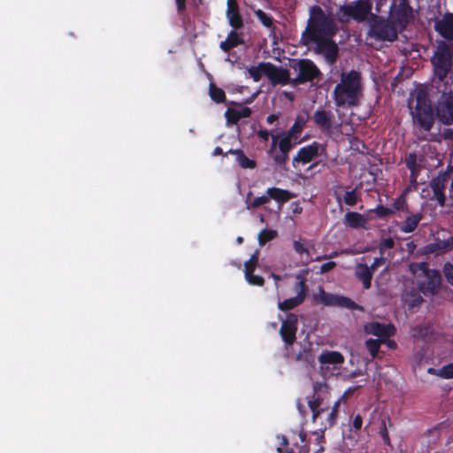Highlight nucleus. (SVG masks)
I'll return each mask as SVG.
<instances>
[{"label":"nucleus","instance_id":"1","mask_svg":"<svg viewBox=\"0 0 453 453\" xmlns=\"http://www.w3.org/2000/svg\"><path fill=\"white\" fill-rule=\"evenodd\" d=\"M436 89L441 95L438 98L435 111L438 119L443 125L453 124V61L448 48L438 50L432 59Z\"/></svg>","mask_w":453,"mask_h":453},{"label":"nucleus","instance_id":"2","mask_svg":"<svg viewBox=\"0 0 453 453\" xmlns=\"http://www.w3.org/2000/svg\"><path fill=\"white\" fill-rule=\"evenodd\" d=\"M363 95L362 75L357 70L342 72L340 82L333 90V99L338 108L349 109L359 104Z\"/></svg>","mask_w":453,"mask_h":453},{"label":"nucleus","instance_id":"3","mask_svg":"<svg viewBox=\"0 0 453 453\" xmlns=\"http://www.w3.org/2000/svg\"><path fill=\"white\" fill-rule=\"evenodd\" d=\"M337 26L334 20L327 16L319 5L310 8V17L307 27L302 33L301 42L308 46L311 42L329 36H334Z\"/></svg>","mask_w":453,"mask_h":453},{"label":"nucleus","instance_id":"4","mask_svg":"<svg viewBox=\"0 0 453 453\" xmlns=\"http://www.w3.org/2000/svg\"><path fill=\"white\" fill-rule=\"evenodd\" d=\"M413 97L415 106H412L411 102L408 104L412 122L420 129L429 132L434 123V112L428 91L424 87L418 88L413 93Z\"/></svg>","mask_w":453,"mask_h":453},{"label":"nucleus","instance_id":"5","mask_svg":"<svg viewBox=\"0 0 453 453\" xmlns=\"http://www.w3.org/2000/svg\"><path fill=\"white\" fill-rule=\"evenodd\" d=\"M288 66L296 74L292 80V87H297L309 82L312 83L322 76L319 68L309 58H290L288 60Z\"/></svg>","mask_w":453,"mask_h":453},{"label":"nucleus","instance_id":"6","mask_svg":"<svg viewBox=\"0 0 453 453\" xmlns=\"http://www.w3.org/2000/svg\"><path fill=\"white\" fill-rule=\"evenodd\" d=\"M410 270L416 274L420 272L423 279L418 281V290L426 296H434L438 293L441 284V275L440 271L430 269L426 262L413 263L410 265Z\"/></svg>","mask_w":453,"mask_h":453},{"label":"nucleus","instance_id":"7","mask_svg":"<svg viewBox=\"0 0 453 453\" xmlns=\"http://www.w3.org/2000/svg\"><path fill=\"white\" fill-rule=\"evenodd\" d=\"M368 36L377 41L394 42L398 37V31L394 21L372 14L369 22Z\"/></svg>","mask_w":453,"mask_h":453},{"label":"nucleus","instance_id":"8","mask_svg":"<svg viewBox=\"0 0 453 453\" xmlns=\"http://www.w3.org/2000/svg\"><path fill=\"white\" fill-rule=\"evenodd\" d=\"M312 395L308 396V406L312 412V422L316 423L320 415L326 411L320 406L330 396V388L324 381H316L312 384Z\"/></svg>","mask_w":453,"mask_h":453},{"label":"nucleus","instance_id":"9","mask_svg":"<svg viewBox=\"0 0 453 453\" xmlns=\"http://www.w3.org/2000/svg\"><path fill=\"white\" fill-rule=\"evenodd\" d=\"M371 10L372 5L368 1L358 0L342 6L339 11V19L348 21L349 19H353L357 22H362L371 13Z\"/></svg>","mask_w":453,"mask_h":453},{"label":"nucleus","instance_id":"10","mask_svg":"<svg viewBox=\"0 0 453 453\" xmlns=\"http://www.w3.org/2000/svg\"><path fill=\"white\" fill-rule=\"evenodd\" d=\"M311 119L316 127L326 136L331 137L341 130V124L335 122L334 114L330 110L318 109Z\"/></svg>","mask_w":453,"mask_h":453},{"label":"nucleus","instance_id":"11","mask_svg":"<svg viewBox=\"0 0 453 453\" xmlns=\"http://www.w3.org/2000/svg\"><path fill=\"white\" fill-rule=\"evenodd\" d=\"M326 147L318 142L302 147L293 157L292 165L296 167L298 164L306 165L311 162L319 155H326Z\"/></svg>","mask_w":453,"mask_h":453},{"label":"nucleus","instance_id":"12","mask_svg":"<svg viewBox=\"0 0 453 453\" xmlns=\"http://www.w3.org/2000/svg\"><path fill=\"white\" fill-rule=\"evenodd\" d=\"M450 173H453V166L448 165L444 172L439 173V174L434 177L429 182V187L433 191V199L436 200L440 206L445 205L446 196L444 190Z\"/></svg>","mask_w":453,"mask_h":453},{"label":"nucleus","instance_id":"13","mask_svg":"<svg viewBox=\"0 0 453 453\" xmlns=\"http://www.w3.org/2000/svg\"><path fill=\"white\" fill-rule=\"evenodd\" d=\"M315 52L323 55L326 63L334 65L339 57V47L334 40V36L326 37L313 42Z\"/></svg>","mask_w":453,"mask_h":453},{"label":"nucleus","instance_id":"14","mask_svg":"<svg viewBox=\"0 0 453 453\" xmlns=\"http://www.w3.org/2000/svg\"><path fill=\"white\" fill-rule=\"evenodd\" d=\"M297 329V316L294 313H288L286 319L282 320L280 328V334L287 347L292 346L296 342Z\"/></svg>","mask_w":453,"mask_h":453},{"label":"nucleus","instance_id":"15","mask_svg":"<svg viewBox=\"0 0 453 453\" xmlns=\"http://www.w3.org/2000/svg\"><path fill=\"white\" fill-rule=\"evenodd\" d=\"M265 69V76L270 80L273 85L292 86L293 78L290 77L289 70L281 66H276L270 62H267Z\"/></svg>","mask_w":453,"mask_h":453},{"label":"nucleus","instance_id":"16","mask_svg":"<svg viewBox=\"0 0 453 453\" xmlns=\"http://www.w3.org/2000/svg\"><path fill=\"white\" fill-rule=\"evenodd\" d=\"M307 290L306 280L302 279L295 284V291L297 295L282 302H279L278 308L282 311H287L297 307L304 301Z\"/></svg>","mask_w":453,"mask_h":453},{"label":"nucleus","instance_id":"17","mask_svg":"<svg viewBox=\"0 0 453 453\" xmlns=\"http://www.w3.org/2000/svg\"><path fill=\"white\" fill-rule=\"evenodd\" d=\"M395 24H396L400 30H403L413 19L412 8L408 4L407 0H401L398 8L395 12Z\"/></svg>","mask_w":453,"mask_h":453},{"label":"nucleus","instance_id":"18","mask_svg":"<svg viewBox=\"0 0 453 453\" xmlns=\"http://www.w3.org/2000/svg\"><path fill=\"white\" fill-rule=\"evenodd\" d=\"M226 16L232 28L241 29L242 27H243L244 23L242 17L240 13V7L237 0L226 1Z\"/></svg>","mask_w":453,"mask_h":453},{"label":"nucleus","instance_id":"19","mask_svg":"<svg viewBox=\"0 0 453 453\" xmlns=\"http://www.w3.org/2000/svg\"><path fill=\"white\" fill-rule=\"evenodd\" d=\"M368 334L379 337V340L388 339L395 334V327L393 324H383L380 322H372L365 326Z\"/></svg>","mask_w":453,"mask_h":453},{"label":"nucleus","instance_id":"20","mask_svg":"<svg viewBox=\"0 0 453 453\" xmlns=\"http://www.w3.org/2000/svg\"><path fill=\"white\" fill-rule=\"evenodd\" d=\"M434 28L443 38L453 41V13H446Z\"/></svg>","mask_w":453,"mask_h":453},{"label":"nucleus","instance_id":"21","mask_svg":"<svg viewBox=\"0 0 453 453\" xmlns=\"http://www.w3.org/2000/svg\"><path fill=\"white\" fill-rule=\"evenodd\" d=\"M238 29L233 28L227 35L225 41L219 44V48L225 52L229 53L234 48L242 45L244 42L241 35L237 32Z\"/></svg>","mask_w":453,"mask_h":453},{"label":"nucleus","instance_id":"22","mask_svg":"<svg viewBox=\"0 0 453 453\" xmlns=\"http://www.w3.org/2000/svg\"><path fill=\"white\" fill-rule=\"evenodd\" d=\"M372 272L365 264H358L356 267L355 275L362 281L363 288L369 289L372 286Z\"/></svg>","mask_w":453,"mask_h":453},{"label":"nucleus","instance_id":"23","mask_svg":"<svg viewBox=\"0 0 453 453\" xmlns=\"http://www.w3.org/2000/svg\"><path fill=\"white\" fill-rule=\"evenodd\" d=\"M422 219V213L411 214L406 217L405 220L399 226L400 231L406 234L414 232Z\"/></svg>","mask_w":453,"mask_h":453},{"label":"nucleus","instance_id":"24","mask_svg":"<svg viewBox=\"0 0 453 453\" xmlns=\"http://www.w3.org/2000/svg\"><path fill=\"white\" fill-rule=\"evenodd\" d=\"M305 124L306 120L303 117L297 116L291 127L288 130L280 133V134L298 142V137L305 127Z\"/></svg>","mask_w":453,"mask_h":453},{"label":"nucleus","instance_id":"25","mask_svg":"<svg viewBox=\"0 0 453 453\" xmlns=\"http://www.w3.org/2000/svg\"><path fill=\"white\" fill-rule=\"evenodd\" d=\"M266 195L269 200L273 199L280 203H284L293 197V195L288 190L276 187L267 188Z\"/></svg>","mask_w":453,"mask_h":453},{"label":"nucleus","instance_id":"26","mask_svg":"<svg viewBox=\"0 0 453 453\" xmlns=\"http://www.w3.org/2000/svg\"><path fill=\"white\" fill-rule=\"evenodd\" d=\"M319 361L321 365H340L342 364L344 358L338 351H323L319 357Z\"/></svg>","mask_w":453,"mask_h":453},{"label":"nucleus","instance_id":"27","mask_svg":"<svg viewBox=\"0 0 453 453\" xmlns=\"http://www.w3.org/2000/svg\"><path fill=\"white\" fill-rule=\"evenodd\" d=\"M345 224L352 228L365 227L366 219L356 211H349L344 216Z\"/></svg>","mask_w":453,"mask_h":453},{"label":"nucleus","instance_id":"28","mask_svg":"<svg viewBox=\"0 0 453 453\" xmlns=\"http://www.w3.org/2000/svg\"><path fill=\"white\" fill-rule=\"evenodd\" d=\"M228 153L236 157V161L242 168L254 169L257 166L256 161L250 159L242 150H230Z\"/></svg>","mask_w":453,"mask_h":453},{"label":"nucleus","instance_id":"29","mask_svg":"<svg viewBox=\"0 0 453 453\" xmlns=\"http://www.w3.org/2000/svg\"><path fill=\"white\" fill-rule=\"evenodd\" d=\"M453 247V241L448 240H435L434 242L428 244L426 246V250L430 253L437 252V251H447L451 250Z\"/></svg>","mask_w":453,"mask_h":453},{"label":"nucleus","instance_id":"30","mask_svg":"<svg viewBox=\"0 0 453 453\" xmlns=\"http://www.w3.org/2000/svg\"><path fill=\"white\" fill-rule=\"evenodd\" d=\"M337 296V295L326 293L323 288H320L319 293L315 296V299L326 306H336Z\"/></svg>","mask_w":453,"mask_h":453},{"label":"nucleus","instance_id":"31","mask_svg":"<svg viewBox=\"0 0 453 453\" xmlns=\"http://www.w3.org/2000/svg\"><path fill=\"white\" fill-rule=\"evenodd\" d=\"M209 94L212 101L217 104H221L226 101L225 91L217 87L214 83H211L209 86Z\"/></svg>","mask_w":453,"mask_h":453},{"label":"nucleus","instance_id":"32","mask_svg":"<svg viewBox=\"0 0 453 453\" xmlns=\"http://www.w3.org/2000/svg\"><path fill=\"white\" fill-rule=\"evenodd\" d=\"M336 306L343 307L349 310L363 311V307L356 303L353 300L347 296H338L336 299Z\"/></svg>","mask_w":453,"mask_h":453},{"label":"nucleus","instance_id":"33","mask_svg":"<svg viewBox=\"0 0 453 453\" xmlns=\"http://www.w3.org/2000/svg\"><path fill=\"white\" fill-rule=\"evenodd\" d=\"M267 65V62L266 63H260L257 66H250V68H248V73L250 74V76L253 79L254 81L257 82L261 80L262 78V75L265 74V66Z\"/></svg>","mask_w":453,"mask_h":453},{"label":"nucleus","instance_id":"34","mask_svg":"<svg viewBox=\"0 0 453 453\" xmlns=\"http://www.w3.org/2000/svg\"><path fill=\"white\" fill-rule=\"evenodd\" d=\"M300 142H296L295 140H292L288 137H286L282 134H280V140H279V150L280 152H287L289 153L290 150L293 149V147L299 143Z\"/></svg>","mask_w":453,"mask_h":453},{"label":"nucleus","instance_id":"35","mask_svg":"<svg viewBox=\"0 0 453 453\" xmlns=\"http://www.w3.org/2000/svg\"><path fill=\"white\" fill-rule=\"evenodd\" d=\"M255 16L265 27L272 28L273 27V17L263 10L258 9L255 11Z\"/></svg>","mask_w":453,"mask_h":453},{"label":"nucleus","instance_id":"36","mask_svg":"<svg viewBox=\"0 0 453 453\" xmlns=\"http://www.w3.org/2000/svg\"><path fill=\"white\" fill-rule=\"evenodd\" d=\"M277 236V232L273 229H263L258 234V242L261 246L273 240Z\"/></svg>","mask_w":453,"mask_h":453},{"label":"nucleus","instance_id":"37","mask_svg":"<svg viewBox=\"0 0 453 453\" xmlns=\"http://www.w3.org/2000/svg\"><path fill=\"white\" fill-rule=\"evenodd\" d=\"M381 342H382V339L381 340L368 339L365 342L366 349H368V351L371 354L372 358H375L378 356Z\"/></svg>","mask_w":453,"mask_h":453},{"label":"nucleus","instance_id":"38","mask_svg":"<svg viewBox=\"0 0 453 453\" xmlns=\"http://www.w3.org/2000/svg\"><path fill=\"white\" fill-rule=\"evenodd\" d=\"M406 301L411 308H417L424 302V299L418 292L412 290L407 295Z\"/></svg>","mask_w":453,"mask_h":453},{"label":"nucleus","instance_id":"39","mask_svg":"<svg viewBox=\"0 0 453 453\" xmlns=\"http://www.w3.org/2000/svg\"><path fill=\"white\" fill-rule=\"evenodd\" d=\"M412 336L416 339L424 340L430 333L428 326L419 325L411 328Z\"/></svg>","mask_w":453,"mask_h":453},{"label":"nucleus","instance_id":"40","mask_svg":"<svg viewBox=\"0 0 453 453\" xmlns=\"http://www.w3.org/2000/svg\"><path fill=\"white\" fill-rule=\"evenodd\" d=\"M296 360L304 361L307 365H312L314 363V357L311 348H305L302 352H299L296 356Z\"/></svg>","mask_w":453,"mask_h":453},{"label":"nucleus","instance_id":"41","mask_svg":"<svg viewBox=\"0 0 453 453\" xmlns=\"http://www.w3.org/2000/svg\"><path fill=\"white\" fill-rule=\"evenodd\" d=\"M258 263V250H256L250 258L244 263V274L254 273Z\"/></svg>","mask_w":453,"mask_h":453},{"label":"nucleus","instance_id":"42","mask_svg":"<svg viewBox=\"0 0 453 453\" xmlns=\"http://www.w3.org/2000/svg\"><path fill=\"white\" fill-rule=\"evenodd\" d=\"M269 203V197L267 196V195H264L262 196H258V197H256L253 201L251 202H249L248 200L246 201V203H247V206L246 208L248 210H251V209H255V208H257L263 204H265Z\"/></svg>","mask_w":453,"mask_h":453},{"label":"nucleus","instance_id":"43","mask_svg":"<svg viewBox=\"0 0 453 453\" xmlns=\"http://www.w3.org/2000/svg\"><path fill=\"white\" fill-rule=\"evenodd\" d=\"M436 375L443 379H453V363L441 367L436 372Z\"/></svg>","mask_w":453,"mask_h":453},{"label":"nucleus","instance_id":"44","mask_svg":"<svg viewBox=\"0 0 453 453\" xmlns=\"http://www.w3.org/2000/svg\"><path fill=\"white\" fill-rule=\"evenodd\" d=\"M226 123L228 125H235L241 119L238 115V110L228 108L225 112Z\"/></svg>","mask_w":453,"mask_h":453},{"label":"nucleus","instance_id":"45","mask_svg":"<svg viewBox=\"0 0 453 453\" xmlns=\"http://www.w3.org/2000/svg\"><path fill=\"white\" fill-rule=\"evenodd\" d=\"M371 211L374 212L380 219H385L395 213L394 210L385 207L381 204L378 205L375 209L372 210Z\"/></svg>","mask_w":453,"mask_h":453},{"label":"nucleus","instance_id":"46","mask_svg":"<svg viewBox=\"0 0 453 453\" xmlns=\"http://www.w3.org/2000/svg\"><path fill=\"white\" fill-rule=\"evenodd\" d=\"M359 198L357 195L356 189L346 191L343 196V202L349 206H354L358 202Z\"/></svg>","mask_w":453,"mask_h":453},{"label":"nucleus","instance_id":"47","mask_svg":"<svg viewBox=\"0 0 453 453\" xmlns=\"http://www.w3.org/2000/svg\"><path fill=\"white\" fill-rule=\"evenodd\" d=\"M245 279L250 285L262 287L265 284V280L260 275H255L254 273L244 274Z\"/></svg>","mask_w":453,"mask_h":453},{"label":"nucleus","instance_id":"48","mask_svg":"<svg viewBox=\"0 0 453 453\" xmlns=\"http://www.w3.org/2000/svg\"><path fill=\"white\" fill-rule=\"evenodd\" d=\"M338 414L334 411H329L325 421H321L320 425L324 429L331 428L336 424Z\"/></svg>","mask_w":453,"mask_h":453},{"label":"nucleus","instance_id":"49","mask_svg":"<svg viewBox=\"0 0 453 453\" xmlns=\"http://www.w3.org/2000/svg\"><path fill=\"white\" fill-rule=\"evenodd\" d=\"M442 272L448 283L453 287V264L446 262L443 265Z\"/></svg>","mask_w":453,"mask_h":453},{"label":"nucleus","instance_id":"50","mask_svg":"<svg viewBox=\"0 0 453 453\" xmlns=\"http://www.w3.org/2000/svg\"><path fill=\"white\" fill-rule=\"evenodd\" d=\"M406 167L410 169L420 167V165L417 162V154L415 152L409 153L404 159Z\"/></svg>","mask_w":453,"mask_h":453},{"label":"nucleus","instance_id":"51","mask_svg":"<svg viewBox=\"0 0 453 453\" xmlns=\"http://www.w3.org/2000/svg\"><path fill=\"white\" fill-rule=\"evenodd\" d=\"M352 393V390L349 388L344 394L334 403L331 411H334V413L338 414L339 412V407L342 403H345L348 399V396Z\"/></svg>","mask_w":453,"mask_h":453},{"label":"nucleus","instance_id":"52","mask_svg":"<svg viewBox=\"0 0 453 453\" xmlns=\"http://www.w3.org/2000/svg\"><path fill=\"white\" fill-rule=\"evenodd\" d=\"M288 154L289 153L280 151L278 154L273 156V159L277 165L281 166L284 165L288 160Z\"/></svg>","mask_w":453,"mask_h":453},{"label":"nucleus","instance_id":"53","mask_svg":"<svg viewBox=\"0 0 453 453\" xmlns=\"http://www.w3.org/2000/svg\"><path fill=\"white\" fill-rule=\"evenodd\" d=\"M293 248H294L295 251L299 255H302V254H306L308 256L310 255L309 250L306 247H304V245L302 242H300L299 241L294 242Z\"/></svg>","mask_w":453,"mask_h":453},{"label":"nucleus","instance_id":"54","mask_svg":"<svg viewBox=\"0 0 453 453\" xmlns=\"http://www.w3.org/2000/svg\"><path fill=\"white\" fill-rule=\"evenodd\" d=\"M280 137V134L272 135V144L268 150L269 155H273L275 152L277 146L279 147Z\"/></svg>","mask_w":453,"mask_h":453},{"label":"nucleus","instance_id":"55","mask_svg":"<svg viewBox=\"0 0 453 453\" xmlns=\"http://www.w3.org/2000/svg\"><path fill=\"white\" fill-rule=\"evenodd\" d=\"M394 246H395L394 240L391 237H388V238L383 239L381 241L380 245V250H389V249H393Z\"/></svg>","mask_w":453,"mask_h":453},{"label":"nucleus","instance_id":"56","mask_svg":"<svg viewBox=\"0 0 453 453\" xmlns=\"http://www.w3.org/2000/svg\"><path fill=\"white\" fill-rule=\"evenodd\" d=\"M420 170H421V167L410 169V181L411 184L417 183V179H418Z\"/></svg>","mask_w":453,"mask_h":453},{"label":"nucleus","instance_id":"57","mask_svg":"<svg viewBox=\"0 0 453 453\" xmlns=\"http://www.w3.org/2000/svg\"><path fill=\"white\" fill-rule=\"evenodd\" d=\"M335 265H336V263L334 261L326 262L320 266V273H326L331 271L333 268H334Z\"/></svg>","mask_w":453,"mask_h":453},{"label":"nucleus","instance_id":"58","mask_svg":"<svg viewBox=\"0 0 453 453\" xmlns=\"http://www.w3.org/2000/svg\"><path fill=\"white\" fill-rule=\"evenodd\" d=\"M362 425H363V418L362 417L357 414L353 418V421H352V426L355 430H359L361 429L362 427Z\"/></svg>","mask_w":453,"mask_h":453},{"label":"nucleus","instance_id":"59","mask_svg":"<svg viewBox=\"0 0 453 453\" xmlns=\"http://www.w3.org/2000/svg\"><path fill=\"white\" fill-rule=\"evenodd\" d=\"M186 1L187 0H175L177 12L181 15L186 11Z\"/></svg>","mask_w":453,"mask_h":453},{"label":"nucleus","instance_id":"60","mask_svg":"<svg viewBox=\"0 0 453 453\" xmlns=\"http://www.w3.org/2000/svg\"><path fill=\"white\" fill-rule=\"evenodd\" d=\"M405 205V201L404 200H401L400 198L398 199H395L392 204L393 206V209L395 211H401L403 209V206Z\"/></svg>","mask_w":453,"mask_h":453},{"label":"nucleus","instance_id":"61","mask_svg":"<svg viewBox=\"0 0 453 453\" xmlns=\"http://www.w3.org/2000/svg\"><path fill=\"white\" fill-rule=\"evenodd\" d=\"M252 111L249 107H243L241 110H238V115L240 119L249 118L250 117Z\"/></svg>","mask_w":453,"mask_h":453},{"label":"nucleus","instance_id":"62","mask_svg":"<svg viewBox=\"0 0 453 453\" xmlns=\"http://www.w3.org/2000/svg\"><path fill=\"white\" fill-rule=\"evenodd\" d=\"M257 136L264 142H267L270 136L269 131L266 129H260L257 132Z\"/></svg>","mask_w":453,"mask_h":453},{"label":"nucleus","instance_id":"63","mask_svg":"<svg viewBox=\"0 0 453 453\" xmlns=\"http://www.w3.org/2000/svg\"><path fill=\"white\" fill-rule=\"evenodd\" d=\"M381 343L387 344V346L391 349H395L397 348V343L394 340L390 339H382Z\"/></svg>","mask_w":453,"mask_h":453},{"label":"nucleus","instance_id":"64","mask_svg":"<svg viewBox=\"0 0 453 453\" xmlns=\"http://www.w3.org/2000/svg\"><path fill=\"white\" fill-rule=\"evenodd\" d=\"M442 134H443L444 139L450 140L453 142V129L452 128L444 129Z\"/></svg>","mask_w":453,"mask_h":453}]
</instances>
